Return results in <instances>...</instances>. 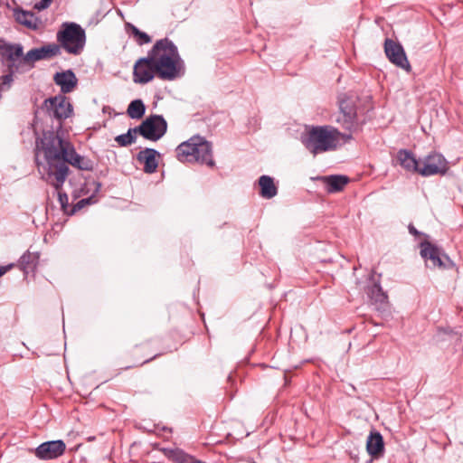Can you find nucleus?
<instances>
[{
  "instance_id": "obj_19",
  "label": "nucleus",
  "mask_w": 463,
  "mask_h": 463,
  "mask_svg": "<svg viewBox=\"0 0 463 463\" xmlns=\"http://www.w3.org/2000/svg\"><path fill=\"white\" fill-rule=\"evenodd\" d=\"M421 256L431 261L432 267L446 268L447 265L443 262L440 257L439 250L430 242H423L420 245Z\"/></svg>"
},
{
  "instance_id": "obj_33",
  "label": "nucleus",
  "mask_w": 463,
  "mask_h": 463,
  "mask_svg": "<svg viewBox=\"0 0 463 463\" xmlns=\"http://www.w3.org/2000/svg\"><path fill=\"white\" fill-rule=\"evenodd\" d=\"M2 92H3V91H0V99H2Z\"/></svg>"
},
{
  "instance_id": "obj_24",
  "label": "nucleus",
  "mask_w": 463,
  "mask_h": 463,
  "mask_svg": "<svg viewBox=\"0 0 463 463\" xmlns=\"http://www.w3.org/2000/svg\"><path fill=\"white\" fill-rule=\"evenodd\" d=\"M146 111V107L141 99H135L128 107L127 113L131 118H141Z\"/></svg>"
},
{
  "instance_id": "obj_13",
  "label": "nucleus",
  "mask_w": 463,
  "mask_h": 463,
  "mask_svg": "<svg viewBox=\"0 0 463 463\" xmlns=\"http://www.w3.org/2000/svg\"><path fill=\"white\" fill-rule=\"evenodd\" d=\"M0 54L9 61L8 68L10 71L14 70V67L17 70L15 61L17 59H23L24 56V48L20 43H5L0 45Z\"/></svg>"
},
{
  "instance_id": "obj_26",
  "label": "nucleus",
  "mask_w": 463,
  "mask_h": 463,
  "mask_svg": "<svg viewBox=\"0 0 463 463\" xmlns=\"http://www.w3.org/2000/svg\"><path fill=\"white\" fill-rule=\"evenodd\" d=\"M130 32L139 45L149 43L151 42V37L147 33L141 32L134 25H130Z\"/></svg>"
},
{
  "instance_id": "obj_8",
  "label": "nucleus",
  "mask_w": 463,
  "mask_h": 463,
  "mask_svg": "<svg viewBox=\"0 0 463 463\" xmlns=\"http://www.w3.org/2000/svg\"><path fill=\"white\" fill-rule=\"evenodd\" d=\"M167 123L160 115H152L146 118L138 127H136L138 134L151 141L160 139L166 132Z\"/></svg>"
},
{
  "instance_id": "obj_29",
  "label": "nucleus",
  "mask_w": 463,
  "mask_h": 463,
  "mask_svg": "<svg viewBox=\"0 0 463 463\" xmlns=\"http://www.w3.org/2000/svg\"><path fill=\"white\" fill-rule=\"evenodd\" d=\"M14 265L9 264L7 266H1L0 267V277H2L4 274H5L8 270H10Z\"/></svg>"
},
{
  "instance_id": "obj_18",
  "label": "nucleus",
  "mask_w": 463,
  "mask_h": 463,
  "mask_svg": "<svg viewBox=\"0 0 463 463\" xmlns=\"http://www.w3.org/2000/svg\"><path fill=\"white\" fill-rule=\"evenodd\" d=\"M366 449L373 458H379L384 450L383 436L378 431H371L366 441Z\"/></svg>"
},
{
  "instance_id": "obj_14",
  "label": "nucleus",
  "mask_w": 463,
  "mask_h": 463,
  "mask_svg": "<svg viewBox=\"0 0 463 463\" xmlns=\"http://www.w3.org/2000/svg\"><path fill=\"white\" fill-rule=\"evenodd\" d=\"M159 156V153L154 148H145L141 150L137 155V160L144 165V172L147 174H152L156 171L158 166V162L156 157Z\"/></svg>"
},
{
  "instance_id": "obj_3",
  "label": "nucleus",
  "mask_w": 463,
  "mask_h": 463,
  "mask_svg": "<svg viewBox=\"0 0 463 463\" xmlns=\"http://www.w3.org/2000/svg\"><path fill=\"white\" fill-rule=\"evenodd\" d=\"M345 141L352 139L351 134H343L335 128L330 126L312 127L307 135L303 137V144L314 155L335 150L339 139Z\"/></svg>"
},
{
  "instance_id": "obj_6",
  "label": "nucleus",
  "mask_w": 463,
  "mask_h": 463,
  "mask_svg": "<svg viewBox=\"0 0 463 463\" xmlns=\"http://www.w3.org/2000/svg\"><path fill=\"white\" fill-rule=\"evenodd\" d=\"M335 121L342 128L349 132H354L358 129L359 123L354 101L350 98H342L339 99V113Z\"/></svg>"
},
{
  "instance_id": "obj_15",
  "label": "nucleus",
  "mask_w": 463,
  "mask_h": 463,
  "mask_svg": "<svg viewBox=\"0 0 463 463\" xmlns=\"http://www.w3.org/2000/svg\"><path fill=\"white\" fill-rule=\"evenodd\" d=\"M14 15L17 23L24 25L28 29L37 31L43 27V21L33 12L15 9L14 11Z\"/></svg>"
},
{
  "instance_id": "obj_23",
  "label": "nucleus",
  "mask_w": 463,
  "mask_h": 463,
  "mask_svg": "<svg viewBox=\"0 0 463 463\" xmlns=\"http://www.w3.org/2000/svg\"><path fill=\"white\" fill-rule=\"evenodd\" d=\"M367 295L370 299L375 304H383L387 300V295L383 292L379 283H373L367 289Z\"/></svg>"
},
{
  "instance_id": "obj_22",
  "label": "nucleus",
  "mask_w": 463,
  "mask_h": 463,
  "mask_svg": "<svg viewBox=\"0 0 463 463\" xmlns=\"http://www.w3.org/2000/svg\"><path fill=\"white\" fill-rule=\"evenodd\" d=\"M348 177L345 175H335L324 177L326 188L328 193H336L342 191L344 187L348 184Z\"/></svg>"
},
{
  "instance_id": "obj_16",
  "label": "nucleus",
  "mask_w": 463,
  "mask_h": 463,
  "mask_svg": "<svg viewBox=\"0 0 463 463\" xmlns=\"http://www.w3.org/2000/svg\"><path fill=\"white\" fill-rule=\"evenodd\" d=\"M396 159L404 170L419 174L420 160H417L410 150L400 149L397 152Z\"/></svg>"
},
{
  "instance_id": "obj_21",
  "label": "nucleus",
  "mask_w": 463,
  "mask_h": 463,
  "mask_svg": "<svg viewBox=\"0 0 463 463\" xmlns=\"http://www.w3.org/2000/svg\"><path fill=\"white\" fill-rule=\"evenodd\" d=\"M260 195L265 199H271L278 194V187L274 183V179L269 175H261L259 178Z\"/></svg>"
},
{
  "instance_id": "obj_1",
  "label": "nucleus",
  "mask_w": 463,
  "mask_h": 463,
  "mask_svg": "<svg viewBox=\"0 0 463 463\" xmlns=\"http://www.w3.org/2000/svg\"><path fill=\"white\" fill-rule=\"evenodd\" d=\"M34 156L42 179L58 191L61 206L68 203L67 194L60 191L69 175L68 165L83 171H92L94 167L90 159L76 152L70 140L53 131L43 132L36 140Z\"/></svg>"
},
{
  "instance_id": "obj_32",
  "label": "nucleus",
  "mask_w": 463,
  "mask_h": 463,
  "mask_svg": "<svg viewBox=\"0 0 463 463\" xmlns=\"http://www.w3.org/2000/svg\"><path fill=\"white\" fill-rule=\"evenodd\" d=\"M156 356H157V355H155V356H153L152 358L146 360L143 364L150 362L151 360H153V359H154V358H156Z\"/></svg>"
},
{
  "instance_id": "obj_31",
  "label": "nucleus",
  "mask_w": 463,
  "mask_h": 463,
  "mask_svg": "<svg viewBox=\"0 0 463 463\" xmlns=\"http://www.w3.org/2000/svg\"><path fill=\"white\" fill-rule=\"evenodd\" d=\"M409 231H410V233H411L413 235H417L418 234V231L412 225L409 226Z\"/></svg>"
},
{
  "instance_id": "obj_25",
  "label": "nucleus",
  "mask_w": 463,
  "mask_h": 463,
  "mask_svg": "<svg viewBox=\"0 0 463 463\" xmlns=\"http://www.w3.org/2000/svg\"><path fill=\"white\" fill-rule=\"evenodd\" d=\"M138 132L137 130H136V128H129L127 133L117 136L115 137V140L120 146H127L133 144L136 141L137 137L135 135Z\"/></svg>"
},
{
  "instance_id": "obj_20",
  "label": "nucleus",
  "mask_w": 463,
  "mask_h": 463,
  "mask_svg": "<svg viewBox=\"0 0 463 463\" xmlns=\"http://www.w3.org/2000/svg\"><path fill=\"white\" fill-rule=\"evenodd\" d=\"M40 255L38 252H31L27 250L24 252L18 261V267L26 277L30 272H33L39 263Z\"/></svg>"
},
{
  "instance_id": "obj_5",
  "label": "nucleus",
  "mask_w": 463,
  "mask_h": 463,
  "mask_svg": "<svg viewBox=\"0 0 463 463\" xmlns=\"http://www.w3.org/2000/svg\"><path fill=\"white\" fill-rule=\"evenodd\" d=\"M60 50L62 48L66 52L72 55H80L86 44L85 30L78 24L65 22L56 34Z\"/></svg>"
},
{
  "instance_id": "obj_2",
  "label": "nucleus",
  "mask_w": 463,
  "mask_h": 463,
  "mask_svg": "<svg viewBox=\"0 0 463 463\" xmlns=\"http://www.w3.org/2000/svg\"><path fill=\"white\" fill-rule=\"evenodd\" d=\"M183 64L176 46L167 38L157 41L146 57L134 64L133 80L146 84L156 75L163 80H174L181 74Z\"/></svg>"
},
{
  "instance_id": "obj_4",
  "label": "nucleus",
  "mask_w": 463,
  "mask_h": 463,
  "mask_svg": "<svg viewBox=\"0 0 463 463\" xmlns=\"http://www.w3.org/2000/svg\"><path fill=\"white\" fill-rule=\"evenodd\" d=\"M176 157L183 163H201L213 167L215 163L213 159L212 144L200 136L192 137L181 143L175 149Z\"/></svg>"
},
{
  "instance_id": "obj_7",
  "label": "nucleus",
  "mask_w": 463,
  "mask_h": 463,
  "mask_svg": "<svg viewBox=\"0 0 463 463\" xmlns=\"http://www.w3.org/2000/svg\"><path fill=\"white\" fill-rule=\"evenodd\" d=\"M50 118H56L60 123L72 114V106L63 95L46 99L41 108Z\"/></svg>"
},
{
  "instance_id": "obj_9",
  "label": "nucleus",
  "mask_w": 463,
  "mask_h": 463,
  "mask_svg": "<svg viewBox=\"0 0 463 463\" xmlns=\"http://www.w3.org/2000/svg\"><path fill=\"white\" fill-rule=\"evenodd\" d=\"M449 170V162L439 153L431 152L420 159V172L422 176L443 175Z\"/></svg>"
},
{
  "instance_id": "obj_11",
  "label": "nucleus",
  "mask_w": 463,
  "mask_h": 463,
  "mask_svg": "<svg viewBox=\"0 0 463 463\" xmlns=\"http://www.w3.org/2000/svg\"><path fill=\"white\" fill-rule=\"evenodd\" d=\"M61 54L60 46L56 43H50L30 50L22 59L21 63L33 67L35 61L48 60Z\"/></svg>"
},
{
  "instance_id": "obj_27",
  "label": "nucleus",
  "mask_w": 463,
  "mask_h": 463,
  "mask_svg": "<svg viewBox=\"0 0 463 463\" xmlns=\"http://www.w3.org/2000/svg\"><path fill=\"white\" fill-rule=\"evenodd\" d=\"M13 72L14 70L10 71L8 74L0 78V91H5L11 88L12 82L14 80Z\"/></svg>"
},
{
  "instance_id": "obj_12",
  "label": "nucleus",
  "mask_w": 463,
  "mask_h": 463,
  "mask_svg": "<svg viewBox=\"0 0 463 463\" xmlns=\"http://www.w3.org/2000/svg\"><path fill=\"white\" fill-rule=\"evenodd\" d=\"M65 449L66 445L61 439L46 441L34 449V455L43 460L54 459L61 456Z\"/></svg>"
},
{
  "instance_id": "obj_28",
  "label": "nucleus",
  "mask_w": 463,
  "mask_h": 463,
  "mask_svg": "<svg viewBox=\"0 0 463 463\" xmlns=\"http://www.w3.org/2000/svg\"><path fill=\"white\" fill-rule=\"evenodd\" d=\"M52 1V0H40L38 3L34 5V8L39 11L44 10L50 6Z\"/></svg>"
},
{
  "instance_id": "obj_30",
  "label": "nucleus",
  "mask_w": 463,
  "mask_h": 463,
  "mask_svg": "<svg viewBox=\"0 0 463 463\" xmlns=\"http://www.w3.org/2000/svg\"><path fill=\"white\" fill-rule=\"evenodd\" d=\"M92 202V197H89L87 199H82L79 202V204L80 205H83V204H88V203H90Z\"/></svg>"
},
{
  "instance_id": "obj_10",
  "label": "nucleus",
  "mask_w": 463,
  "mask_h": 463,
  "mask_svg": "<svg viewBox=\"0 0 463 463\" xmlns=\"http://www.w3.org/2000/svg\"><path fill=\"white\" fill-rule=\"evenodd\" d=\"M384 52L392 63L406 71H411V64L402 44L387 38L384 41Z\"/></svg>"
},
{
  "instance_id": "obj_17",
  "label": "nucleus",
  "mask_w": 463,
  "mask_h": 463,
  "mask_svg": "<svg viewBox=\"0 0 463 463\" xmlns=\"http://www.w3.org/2000/svg\"><path fill=\"white\" fill-rule=\"evenodd\" d=\"M54 82L61 87L62 93H69L77 85V78L71 70L57 72L53 78Z\"/></svg>"
}]
</instances>
